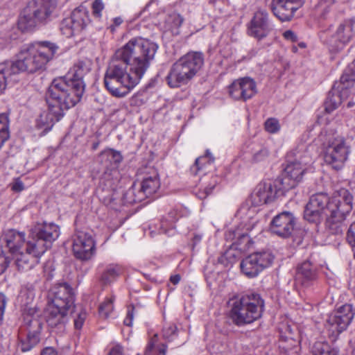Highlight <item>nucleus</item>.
<instances>
[{"label":"nucleus","instance_id":"1","mask_svg":"<svg viewBox=\"0 0 355 355\" xmlns=\"http://www.w3.org/2000/svg\"><path fill=\"white\" fill-rule=\"evenodd\" d=\"M158 48L157 43L148 39L134 37L115 51L103 78L112 96L124 98L139 85Z\"/></svg>","mask_w":355,"mask_h":355},{"label":"nucleus","instance_id":"2","mask_svg":"<svg viewBox=\"0 0 355 355\" xmlns=\"http://www.w3.org/2000/svg\"><path fill=\"white\" fill-rule=\"evenodd\" d=\"M353 200L352 194L344 188L335 191L331 198L326 193H316L310 198L304 218L310 223H319L323 213L326 217L325 228L329 233L342 234L346 217L353 208Z\"/></svg>","mask_w":355,"mask_h":355},{"label":"nucleus","instance_id":"3","mask_svg":"<svg viewBox=\"0 0 355 355\" xmlns=\"http://www.w3.org/2000/svg\"><path fill=\"white\" fill-rule=\"evenodd\" d=\"M58 49L55 43L49 41L35 42L23 46L15 61H8L0 65V94L5 89L8 79L12 75L44 70Z\"/></svg>","mask_w":355,"mask_h":355},{"label":"nucleus","instance_id":"4","mask_svg":"<svg viewBox=\"0 0 355 355\" xmlns=\"http://www.w3.org/2000/svg\"><path fill=\"white\" fill-rule=\"evenodd\" d=\"M60 234V227L54 223H37L31 229L26 243V254H20L17 263L20 268L33 269L41 257L51 248Z\"/></svg>","mask_w":355,"mask_h":355},{"label":"nucleus","instance_id":"5","mask_svg":"<svg viewBox=\"0 0 355 355\" xmlns=\"http://www.w3.org/2000/svg\"><path fill=\"white\" fill-rule=\"evenodd\" d=\"M277 193V187L272 185L270 182H263L257 185L237 212L241 223L240 226L233 232L234 239L245 236L257 226L259 221L258 207L274 201Z\"/></svg>","mask_w":355,"mask_h":355},{"label":"nucleus","instance_id":"6","mask_svg":"<svg viewBox=\"0 0 355 355\" xmlns=\"http://www.w3.org/2000/svg\"><path fill=\"white\" fill-rule=\"evenodd\" d=\"M85 69L82 62L73 66L64 77L55 78L49 87L53 99L59 98L65 101L68 106H74L81 99L85 91L83 78Z\"/></svg>","mask_w":355,"mask_h":355},{"label":"nucleus","instance_id":"7","mask_svg":"<svg viewBox=\"0 0 355 355\" xmlns=\"http://www.w3.org/2000/svg\"><path fill=\"white\" fill-rule=\"evenodd\" d=\"M264 301L255 293H248L230 301V317L239 327L249 324L261 318Z\"/></svg>","mask_w":355,"mask_h":355},{"label":"nucleus","instance_id":"8","mask_svg":"<svg viewBox=\"0 0 355 355\" xmlns=\"http://www.w3.org/2000/svg\"><path fill=\"white\" fill-rule=\"evenodd\" d=\"M56 8L55 0H33L18 20V27L23 31H31L51 21Z\"/></svg>","mask_w":355,"mask_h":355},{"label":"nucleus","instance_id":"9","mask_svg":"<svg viewBox=\"0 0 355 355\" xmlns=\"http://www.w3.org/2000/svg\"><path fill=\"white\" fill-rule=\"evenodd\" d=\"M355 82V63L348 66L340 77V81L336 82L329 92L324 103L325 111L328 113L337 109L342 102L349 95V88Z\"/></svg>","mask_w":355,"mask_h":355},{"label":"nucleus","instance_id":"10","mask_svg":"<svg viewBox=\"0 0 355 355\" xmlns=\"http://www.w3.org/2000/svg\"><path fill=\"white\" fill-rule=\"evenodd\" d=\"M293 155L296 157L293 160H288L284 168V176L282 180V189L285 191L294 188L302 181L311 164V158L307 155H295L291 153L288 155V158L291 157Z\"/></svg>","mask_w":355,"mask_h":355},{"label":"nucleus","instance_id":"11","mask_svg":"<svg viewBox=\"0 0 355 355\" xmlns=\"http://www.w3.org/2000/svg\"><path fill=\"white\" fill-rule=\"evenodd\" d=\"M63 98H59L57 100L53 99L51 92L48 90L46 94V103L48 109L42 112L36 119L35 127L42 130L44 133L49 132L53 125L55 121H59L64 115V110H68L73 106H68L64 103Z\"/></svg>","mask_w":355,"mask_h":355},{"label":"nucleus","instance_id":"12","mask_svg":"<svg viewBox=\"0 0 355 355\" xmlns=\"http://www.w3.org/2000/svg\"><path fill=\"white\" fill-rule=\"evenodd\" d=\"M354 36L355 18H351L341 21L333 34L322 35L321 40L331 51L336 52L343 49Z\"/></svg>","mask_w":355,"mask_h":355},{"label":"nucleus","instance_id":"13","mask_svg":"<svg viewBox=\"0 0 355 355\" xmlns=\"http://www.w3.org/2000/svg\"><path fill=\"white\" fill-rule=\"evenodd\" d=\"M350 148L342 137L329 139L324 151V159L327 164L336 170L341 169L348 159Z\"/></svg>","mask_w":355,"mask_h":355},{"label":"nucleus","instance_id":"14","mask_svg":"<svg viewBox=\"0 0 355 355\" xmlns=\"http://www.w3.org/2000/svg\"><path fill=\"white\" fill-rule=\"evenodd\" d=\"M354 314L352 305L349 304L341 306L330 314L325 324L329 336L336 338L340 333L346 330L352 322Z\"/></svg>","mask_w":355,"mask_h":355},{"label":"nucleus","instance_id":"15","mask_svg":"<svg viewBox=\"0 0 355 355\" xmlns=\"http://www.w3.org/2000/svg\"><path fill=\"white\" fill-rule=\"evenodd\" d=\"M161 187L159 175L157 171L153 170L152 172L146 174L143 178L139 187L136 188L135 184L128 190V195H132L134 197L130 198V202H139L146 198L152 196L157 193Z\"/></svg>","mask_w":355,"mask_h":355},{"label":"nucleus","instance_id":"16","mask_svg":"<svg viewBox=\"0 0 355 355\" xmlns=\"http://www.w3.org/2000/svg\"><path fill=\"white\" fill-rule=\"evenodd\" d=\"M274 257L268 252H255L242 260L240 264L241 270L246 277L253 278L269 267Z\"/></svg>","mask_w":355,"mask_h":355},{"label":"nucleus","instance_id":"17","mask_svg":"<svg viewBox=\"0 0 355 355\" xmlns=\"http://www.w3.org/2000/svg\"><path fill=\"white\" fill-rule=\"evenodd\" d=\"M89 21V11L85 7L80 6L73 10L70 17L62 21V34L67 37L78 34L86 27Z\"/></svg>","mask_w":355,"mask_h":355},{"label":"nucleus","instance_id":"18","mask_svg":"<svg viewBox=\"0 0 355 355\" xmlns=\"http://www.w3.org/2000/svg\"><path fill=\"white\" fill-rule=\"evenodd\" d=\"M123 157L120 152L112 148L103 150L98 156V162L106 168L103 179L110 182L112 186L119 179L118 166L121 162Z\"/></svg>","mask_w":355,"mask_h":355},{"label":"nucleus","instance_id":"19","mask_svg":"<svg viewBox=\"0 0 355 355\" xmlns=\"http://www.w3.org/2000/svg\"><path fill=\"white\" fill-rule=\"evenodd\" d=\"M25 233L23 232H18L15 230H7L1 238V241L5 243L6 247L8 248L15 260V264L19 271L26 272L31 269L20 268L17 263V259L20 254H26V243L25 241Z\"/></svg>","mask_w":355,"mask_h":355},{"label":"nucleus","instance_id":"20","mask_svg":"<svg viewBox=\"0 0 355 355\" xmlns=\"http://www.w3.org/2000/svg\"><path fill=\"white\" fill-rule=\"evenodd\" d=\"M72 251L74 256L83 261L90 259L96 252L93 236L85 232L77 231L73 236Z\"/></svg>","mask_w":355,"mask_h":355},{"label":"nucleus","instance_id":"21","mask_svg":"<svg viewBox=\"0 0 355 355\" xmlns=\"http://www.w3.org/2000/svg\"><path fill=\"white\" fill-rule=\"evenodd\" d=\"M73 308L47 302L44 309V318L49 327L58 331L64 329L69 319V313Z\"/></svg>","mask_w":355,"mask_h":355},{"label":"nucleus","instance_id":"22","mask_svg":"<svg viewBox=\"0 0 355 355\" xmlns=\"http://www.w3.org/2000/svg\"><path fill=\"white\" fill-rule=\"evenodd\" d=\"M272 29L273 24L267 11L258 10L248 25V33L250 36L260 40L266 37Z\"/></svg>","mask_w":355,"mask_h":355},{"label":"nucleus","instance_id":"23","mask_svg":"<svg viewBox=\"0 0 355 355\" xmlns=\"http://www.w3.org/2000/svg\"><path fill=\"white\" fill-rule=\"evenodd\" d=\"M255 81L249 77L235 80L229 87L228 93L234 100L246 101L257 93Z\"/></svg>","mask_w":355,"mask_h":355},{"label":"nucleus","instance_id":"24","mask_svg":"<svg viewBox=\"0 0 355 355\" xmlns=\"http://www.w3.org/2000/svg\"><path fill=\"white\" fill-rule=\"evenodd\" d=\"M304 3V0H272L270 9L281 21H289Z\"/></svg>","mask_w":355,"mask_h":355},{"label":"nucleus","instance_id":"25","mask_svg":"<svg viewBox=\"0 0 355 355\" xmlns=\"http://www.w3.org/2000/svg\"><path fill=\"white\" fill-rule=\"evenodd\" d=\"M295 219L293 214L283 211L273 218L270 223V232L282 238L289 237L294 230Z\"/></svg>","mask_w":355,"mask_h":355},{"label":"nucleus","instance_id":"26","mask_svg":"<svg viewBox=\"0 0 355 355\" xmlns=\"http://www.w3.org/2000/svg\"><path fill=\"white\" fill-rule=\"evenodd\" d=\"M49 303L74 308V297L72 288L67 283L54 285L48 295Z\"/></svg>","mask_w":355,"mask_h":355},{"label":"nucleus","instance_id":"27","mask_svg":"<svg viewBox=\"0 0 355 355\" xmlns=\"http://www.w3.org/2000/svg\"><path fill=\"white\" fill-rule=\"evenodd\" d=\"M35 293L34 288H24L20 293L19 299L22 307V314L24 322H30L34 318L38 319L39 313L35 305H33Z\"/></svg>","mask_w":355,"mask_h":355},{"label":"nucleus","instance_id":"28","mask_svg":"<svg viewBox=\"0 0 355 355\" xmlns=\"http://www.w3.org/2000/svg\"><path fill=\"white\" fill-rule=\"evenodd\" d=\"M203 55L199 52H189L175 62L179 69L193 78L203 64Z\"/></svg>","mask_w":355,"mask_h":355},{"label":"nucleus","instance_id":"29","mask_svg":"<svg viewBox=\"0 0 355 355\" xmlns=\"http://www.w3.org/2000/svg\"><path fill=\"white\" fill-rule=\"evenodd\" d=\"M203 55L199 52H189L175 62L179 69L193 78L203 64Z\"/></svg>","mask_w":355,"mask_h":355},{"label":"nucleus","instance_id":"30","mask_svg":"<svg viewBox=\"0 0 355 355\" xmlns=\"http://www.w3.org/2000/svg\"><path fill=\"white\" fill-rule=\"evenodd\" d=\"M28 328V332L25 338L21 339L19 348L24 352L30 351L40 341V334L42 324L38 319L34 318L30 322H25Z\"/></svg>","mask_w":355,"mask_h":355},{"label":"nucleus","instance_id":"31","mask_svg":"<svg viewBox=\"0 0 355 355\" xmlns=\"http://www.w3.org/2000/svg\"><path fill=\"white\" fill-rule=\"evenodd\" d=\"M184 20V17L179 12L175 10L170 11L164 14L163 19L159 21V27L165 33L178 35Z\"/></svg>","mask_w":355,"mask_h":355},{"label":"nucleus","instance_id":"32","mask_svg":"<svg viewBox=\"0 0 355 355\" xmlns=\"http://www.w3.org/2000/svg\"><path fill=\"white\" fill-rule=\"evenodd\" d=\"M316 278V269L310 261H304L297 267L296 279L303 286H309Z\"/></svg>","mask_w":355,"mask_h":355},{"label":"nucleus","instance_id":"33","mask_svg":"<svg viewBox=\"0 0 355 355\" xmlns=\"http://www.w3.org/2000/svg\"><path fill=\"white\" fill-rule=\"evenodd\" d=\"M286 331H288V335L281 334L279 341V347L281 352L285 355H298L300 350L299 340L292 337L293 333L290 326L286 327Z\"/></svg>","mask_w":355,"mask_h":355},{"label":"nucleus","instance_id":"34","mask_svg":"<svg viewBox=\"0 0 355 355\" xmlns=\"http://www.w3.org/2000/svg\"><path fill=\"white\" fill-rule=\"evenodd\" d=\"M191 80L187 73L179 69L175 62L173 64L166 77V83L171 88H178L185 85Z\"/></svg>","mask_w":355,"mask_h":355},{"label":"nucleus","instance_id":"35","mask_svg":"<svg viewBox=\"0 0 355 355\" xmlns=\"http://www.w3.org/2000/svg\"><path fill=\"white\" fill-rule=\"evenodd\" d=\"M180 214L177 209H173L168 214V216L160 222V234H165L168 236L174 234V224L180 217Z\"/></svg>","mask_w":355,"mask_h":355},{"label":"nucleus","instance_id":"36","mask_svg":"<svg viewBox=\"0 0 355 355\" xmlns=\"http://www.w3.org/2000/svg\"><path fill=\"white\" fill-rule=\"evenodd\" d=\"M123 272V268L117 264H110L107 266L102 274L101 280L105 284H110L116 280L119 275Z\"/></svg>","mask_w":355,"mask_h":355},{"label":"nucleus","instance_id":"37","mask_svg":"<svg viewBox=\"0 0 355 355\" xmlns=\"http://www.w3.org/2000/svg\"><path fill=\"white\" fill-rule=\"evenodd\" d=\"M313 355H338V350L324 342H315L311 348Z\"/></svg>","mask_w":355,"mask_h":355},{"label":"nucleus","instance_id":"38","mask_svg":"<svg viewBox=\"0 0 355 355\" xmlns=\"http://www.w3.org/2000/svg\"><path fill=\"white\" fill-rule=\"evenodd\" d=\"M9 133V119L8 115L5 113L0 114V149L8 139Z\"/></svg>","mask_w":355,"mask_h":355},{"label":"nucleus","instance_id":"39","mask_svg":"<svg viewBox=\"0 0 355 355\" xmlns=\"http://www.w3.org/2000/svg\"><path fill=\"white\" fill-rule=\"evenodd\" d=\"M214 160V157H211V153L207 150L205 155L196 159L195 164L191 167V171L194 175H197L205 165L211 164Z\"/></svg>","mask_w":355,"mask_h":355},{"label":"nucleus","instance_id":"40","mask_svg":"<svg viewBox=\"0 0 355 355\" xmlns=\"http://www.w3.org/2000/svg\"><path fill=\"white\" fill-rule=\"evenodd\" d=\"M114 298L112 296L107 297L100 304L98 313L101 317L107 318L111 315L114 310Z\"/></svg>","mask_w":355,"mask_h":355},{"label":"nucleus","instance_id":"41","mask_svg":"<svg viewBox=\"0 0 355 355\" xmlns=\"http://www.w3.org/2000/svg\"><path fill=\"white\" fill-rule=\"evenodd\" d=\"M177 330L176 326L173 324L166 325L162 331L163 338L168 342L173 340L178 336Z\"/></svg>","mask_w":355,"mask_h":355},{"label":"nucleus","instance_id":"42","mask_svg":"<svg viewBox=\"0 0 355 355\" xmlns=\"http://www.w3.org/2000/svg\"><path fill=\"white\" fill-rule=\"evenodd\" d=\"M335 3V0H320L317 5L318 12L325 17L330 11L331 6Z\"/></svg>","mask_w":355,"mask_h":355},{"label":"nucleus","instance_id":"43","mask_svg":"<svg viewBox=\"0 0 355 355\" xmlns=\"http://www.w3.org/2000/svg\"><path fill=\"white\" fill-rule=\"evenodd\" d=\"M265 129L271 134L277 133L280 130V124L279 121L275 118L268 119L264 124Z\"/></svg>","mask_w":355,"mask_h":355},{"label":"nucleus","instance_id":"44","mask_svg":"<svg viewBox=\"0 0 355 355\" xmlns=\"http://www.w3.org/2000/svg\"><path fill=\"white\" fill-rule=\"evenodd\" d=\"M216 186V182L206 184L198 189L196 192V196L201 200L206 198L209 195L212 193L213 189Z\"/></svg>","mask_w":355,"mask_h":355},{"label":"nucleus","instance_id":"45","mask_svg":"<svg viewBox=\"0 0 355 355\" xmlns=\"http://www.w3.org/2000/svg\"><path fill=\"white\" fill-rule=\"evenodd\" d=\"M347 241L351 246L355 258V222L352 223L347 232Z\"/></svg>","mask_w":355,"mask_h":355},{"label":"nucleus","instance_id":"46","mask_svg":"<svg viewBox=\"0 0 355 355\" xmlns=\"http://www.w3.org/2000/svg\"><path fill=\"white\" fill-rule=\"evenodd\" d=\"M104 3L102 0H95L92 3V15L95 18L100 19L104 9Z\"/></svg>","mask_w":355,"mask_h":355},{"label":"nucleus","instance_id":"47","mask_svg":"<svg viewBox=\"0 0 355 355\" xmlns=\"http://www.w3.org/2000/svg\"><path fill=\"white\" fill-rule=\"evenodd\" d=\"M142 92H137L134 94L129 99L130 105L132 107H139L144 103Z\"/></svg>","mask_w":355,"mask_h":355},{"label":"nucleus","instance_id":"48","mask_svg":"<svg viewBox=\"0 0 355 355\" xmlns=\"http://www.w3.org/2000/svg\"><path fill=\"white\" fill-rule=\"evenodd\" d=\"M269 151L266 148H262L253 155L252 160L255 163L265 162L268 159Z\"/></svg>","mask_w":355,"mask_h":355},{"label":"nucleus","instance_id":"49","mask_svg":"<svg viewBox=\"0 0 355 355\" xmlns=\"http://www.w3.org/2000/svg\"><path fill=\"white\" fill-rule=\"evenodd\" d=\"M87 318V313L85 310H81L74 318V327L76 329H80Z\"/></svg>","mask_w":355,"mask_h":355},{"label":"nucleus","instance_id":"50","mask_svg":"<svg viewBox=\"0 0 355 355\" xmlns=\"http://www.w3.org/2000/svg\"><path fill=\"white\" fill-rule=\"evenodd\" d=\"M158 342V335L157 334H154L149 340L144 355H151L152 352Z\"/></svg>","mask_w":355,"mask_h":355},{"label":"nucleus","instance_id":"51","mask_svg":"<svg viewBox=\"0 0 355 355\" xmlns=\"http://www.w3.org/2000/svg\"><path fill=\"white\" fill-rule=\"evenodd\" d=\"M108 355H123V347L119 344H111L108 347Z\"/></svg>","mask_w":355,"mask_h":355},{"label":"nucleus","instance_id":"52","mask_svg":"<svg viewBox=\"0 0 355 355\" xmlns=\"http://www.w3.org/2000/svg\"><path fill=\"white\" fill-rule=\"evenodd\" d=\"M10 263V259L1 252L0 253V275L3 274Z\"/></svg>","mask_w":355,"mask_h":355},{"label":"nucleus","instance_id":"53","mask_svg":"<svg viewBox=\"0 0 355 355\" xmlns=\"http://www.w3.org/2000/svg\"><path fill=\"white\" fill-rule=\"evenodd\" d=\"M11 189L15 192H20L24 189V183L19 178H17L12 184Z\"/></svg>","mask_w":355,"mask_h":355},{"label":"nucleus","instance_id":"54","mask_svg":"<svg viewBox=\"0 0 355 355\" xmlns=\"http://www.w3.org/2000/svg\"><path fill=\"white\" fill-rule=\"evenodd\" d=\"M284 37L287 40H290L291 42H295L297 41V36L295 34V33L291 30L286 31L284 34Z\"/></svg>","mask_w":355,"mask_h":355},{"label":"nucleus","instance_id":"55","mask_svg":"<svg viewBox=\"0 0 355 355\" xmlns=\"http://www.w3.org/2000/svg\"><path fill=\"white\" fill-rule=\"evenodd\" d=\"M40 355H59L56 349L52 347H46L42 349Z\"/></svg>","mask_w":355,"mask_h":355},{"label":"nucleus","instance_id":"56","mask_svg":"<svg viewBox=\"0 0 355 355\" xmlns=\"http://www.w3.org/2000/svg\"><path fill=\"white\" fill-rule=\"evenodd\" d=\"M132 320H133L132 311L129 310L128 311L127 316L125 317V318L123 320V323L126 326H131L132 323Z\"/></svg>","mask_w":355,"mask_h":355},{"label":"nucleus","instance_id":"57","mask_svg":"<svg viewBox=\"0 0 355 355\" xmlns=\"http://www.w3.org/2000/svg\"><path fill=\"white\" fill-rule=\"evenodd\" d=\"M123 22V19L120 17H117L113 19V24L110 26L112 31H114L116 27L120 26Z\"/></svg>","mask_w":355,"mask_h":355},{"label":"nucleus","instance_id":"58","mask_svg":"<svg viewBox=\"0 0 355 355\" xmlns=\"http://www.w3.org/2000/svg\"><path fill=\"white\" fill-rule=\"evenodd\" d=\"M180 276L179 275H174L170 277V282L174 285H177L180 281Z\"/></svg>","mask_w":355,"mask_h":355},{"label":"nucleus","instance_id":"59","mask_svg":"<svg viewBox=\"0 0 355 355\" xmlns=\"http://www.w3.org/2000/svg\"><path fill=\"white\" fill-rule=\"evenodd\" d=\"M202 238V234L200 233H196L193 235V245L197 244L199 243Z\"/></svg>","mask_w":355,"mask_h":355},{"label":"nucleus","instance_id":"60","mask_svg":"<svg viewBox=\"0 0 355 355\" xmlns=\"http://www.w3.org/2000/svg\"><path fill=\"white\" fill-rule=\"evenodd\" d=\"M167 351V346L166 345H162L158 348V354L157 355H166Z\"/></svg>","mask_w":355,"mask_h":355},{"label":"nucleus","instance_id":"61","mask_svg":"<svg viewBox=\"0 0 355 355\" xmlns=\"http://www.w3.org/2000/svg\"><path fill=\"white\" fill-rule=\"evenodd\" d=\"M155 0H151L150 1H149V2L146 4V6H145L144 9L143 10V12L146 11V10L149 8V6H150L152 3H155Z\"/></svg>","mask_w":355,"mask_h":355},{"label":"nucleus","instance_id":"62","mask_svg":"<svg viewBox=\"0 0 355 355\" xmlns=\"http://www.w3.org/2000/svg\"><path fill=\"white\" fill-rule=\"evenodd\" d=\"M299 46H300V47H302V48H304V47L306 46L305 44H304V43H303V42L300 43V44H299Z\"/></svg>","mask_w":355,"mask_h":355},{"label":"nucleus","instance_id":"63","mask_svg":"<svg viewBox=\"0 0 355 355\" xmlns=\"http://www.w3.org/2000/svg\"><path fill=\"white\" fill-rule=\"evenodd\" d=\"M323 136H324V132H322L321 135L320 136L321 140L322 139Z\"/></svg>","mask_w":355,"mask_h":355},{"label":"nucleus","instance_id":"64","mask_svg":"<svg viewBox=\"0 0 355 355\" xmlns=\"http://www.w3.org/2000/svg\"><path fill=\"white\" fill-rule=\"evenodd\" d=\"M352 354H353V355H355V348L353 349Z\"/></svg>","mask_w":355,"mask_h":355}]
</instances>
